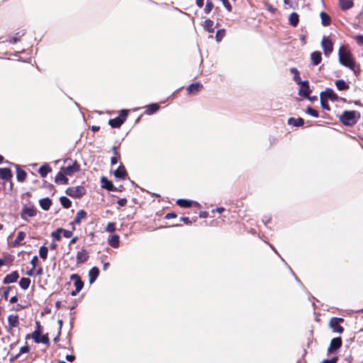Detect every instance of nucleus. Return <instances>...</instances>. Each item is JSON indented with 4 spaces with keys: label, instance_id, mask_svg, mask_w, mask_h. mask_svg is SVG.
Returning <instances> with one entry per match:
<instances>
[{
    "label": "nucleus",
    "instance_id": "obj_2",
    "mask_svg": "<svg viewBox=\"0 0 363 363\" xmlns=\"http://www.w3.org/2000/svg\"><path fill=\"white\" fill-rule=\"evenodd\" d=\"M340 122L345 126H354L360 118V113L352 111H344L338 117Z\"/></svg>",
    "mask_w": 363,
    "mask_h": 363
},
{
    "label": "nucleus",
    "instance_id": "obj_55",
    "mask_svg": "<svg viewBox=\"0 0 363 363\" xmlns=\"http://www.w3.org/2000/svg\"><path fill=\"white\" fill-rule=\"evenodd\" d=\"M177 217V213L172 212V213H167L164 216V218L168 220V219H171V218H176Z\"/></svg>",
    "mask_w": 363,
    "mask_h": 363
},
{
    "label": "nucleus",
    "instance_id": "obj_30",
    "mask_svg": "<svg viewBox=\"0 0 363 363\" xmlns=\"http://www.w3.org/2000/svg\"><path fill=\"white\" fill-rule=\"evenodd\" d=\"M202 87L203 86L200 83H193L188 86L186 90L189 94H194L199 91Z\"/></svg>",
    "mask_w": 363,
    "mask_h": 363
},
{
    "label": "nucleus",
    "instance_id": "obj_10",
    "mask_svg": "<svg viewBox=\"0 0 363 363\" xmlns=\"http://www.w3.org/2000/svg\"><path fill=\"white\" fill-rule=\"evenodd\" d=\"M31 337L35 343H43L48 346L50 345V339L48 333L39 335L38 332H33Z\"/></svg>",
    "mask_w": 363,
    "mask_h": 363
},
{
    "label": "nucleus",
    "instance_id": "obj_14",
    "mask_svg": "<svg viewBox=\"0 0 363 363\" xmlns=\"http://www.w3.org/2000/svg\"><path fill=\"white\" fill-rule=\"evenodd\" d=\"M13 177V174L11 170L9 168H0V177L5 181L10 182L11 189L13 187V183L11 182V178Z\"/></svg>",
    "mask_w": 363,
    "mask_h": 363
},
{
    "label": "nucleus",
    "instance_id": "obj_25",
    "mask_svg": "<svg viewBox=\"0 0 363 363\" xmlns=\"http://www.w3.org/2000/svg\"><path fill=\"white\" fill-rule=\"evenodd\" d=\"M99 268L96 267H92L89 271V283L90 284L94 283L96 281V279H97V277H99Z\"/></svg>",
    "mask_w": 363,
    "mask_h": 363
},
{
    "label": "nucleus",
    "instance_id": "obj_21",
    "mask_svg": "<svg viewBox=\"0 0 363 363\" xmlns=\"http://www.w3.org/2000/svg\"><path fill=\"white\" fill-rule=\"evenodd\" d=\"M114 176L116 178L125 179L128 177V172L125 167L123 164H121L114 172Z\"/></svg>",
    "mask_w": 363,
    "mask_h": 363
},
{
    "label": "nucleus",
    "instance_id": "obj_27",
    "mask_svg": "<svg viewBox=\"0 0 363 363\" xmlns=\"http://www.w3.org/2000/svg\"><path fill=\"white\" fill-rule=\"evenodd\" d=\"M52 200L48 197L42 199L39 201V204L44 211H48L52 206Z\"/></svg>",
    "mask_w": 363,
    "mask_h": 363
},
{
    "label": "nucleus",
    "instance_id": "obj_50",
    "mask_svg": "<svg viewBox=\"0 0 363 363\" xmlns=\"http://www.w3.org/2000/svg\"><path fill=\"white\" fill-rule=\"evenodd\" d=\"M265 9L272 13H274L277 11V9L274 8L272 4L268 2H264Z\"/></svg>",
    "mask_w": 363,
    "mask_h": 363
},
{
    "label": "nucleus",
    "instance_id": "obj_51",
    "mask_svg": "<svg viewBox=\"0 0 363 363\" xmlns=\"http://www.w3.org/2000/svg\"><path fill=\"white\" fill-rule=\"evenodd\" d=\"M72 231L73 230H68L62 228L61 233H62L63 237H65L66 238H69L72 236V234H73Z\"/></svg>",
    "mask_w": 363,
    "mask_h": 363
},
{
    "label": "nucleus",
    "instance_id": "obj_45",
    "mask_svg": "<svg viewBox=\"0 0 363 363\" xmlns=\"http://www.w3.org/2000/svg\"><path fill=\"white\" fill-rule=\"evenodd\" d=\"M213 8V4L211 1V0H207L204 10H203L204 13H207V14L209 13L212 11Z\"/></svg>",
    "mask_w": 363,
    "mask_h": 363
},
{
    "label": "nucleus",
    "instance_id": "obj_48",
    "mask_svg": "<svg viewBox=\"0 0 363 363\" xmlns=\"http://www.w3.org/2000/svg\"><path fill=\"white\" fill-rule=\"evenodd\" d=\"M13 288V286H6V287H2L0 290L3 291V296L4 298L7 300L9 296V293L10 291Z\"/></svg>",
    "mask_w": 363,
    "mask_h": 363
},
{
    "label": "nucleus",
    "instance_id": "obj_11",
    "mask_svg": "<svg viewBox=\"0 0 363 363\" xmlns=\"http://www.w3.org/2000/svg\"><path fill=\"white\" fill-rule=\"evenodd\" d=\"M89 258V252L82 248L80 251H78L76 255V263L77 265L85 263Z\"/></svg>",
    "mask_w": 363,
    "mask_h": 363
},
{
    "label": "nucleus",
    "instance_id": "obj_3",
    "mask_svg": "<svg viewBox=\"0 0 363 363\" xmlns=\"http://www.w3.org/2000/svg\"><path fill=\"white\" fill-rule=\"evenodd\" d=\"M128 113L129 111L128 110H121L118 117L110 119L108 121V125L113 128H120L122 125V124L126 121L127 117L128 116Z\"/></svg>",
    "mask_w": 363,
    "mask_h": 363
},
{
    "label": "nucleus",
    "instance_id": "obj_54",
    "mask_svg": "<svg viewBox=\"0 0 363 363\" xmlns=\"http://www.w3.org/2000/svg\"><path fill=\"white\" fill-rule=\"evenodd\" d=\"M117 203L120 206H125L128 203V200L125 198L120 199Z\"/></svg>",
    "mask_w": 363,
    "mask_h": 363
},
{
    "label": "nucleus",
    "instance_id": "obj_42",
    "mask_svg": "<svg viewBox=\"0 0 363 363\" xmlns=\"http://www.w3.org/2000/svg\"><path fill=\"white\" fill-rule=\"evenodd\" d=\"M48 249L46 246H41L39 249V255L43 259H45L48 257Z\"/></svg>",
    "mask_w": 363,
    "mask_h": 363
},
{
    "label": "nucleus",
    "instance_id": "obj_19",
    "mask_svg": "<svg viewBox=\"0 0 363 363\" xmlns=\"http://www.w3.org/2000/svg\"><path fill=\"white\" fill-rule=\"evenodd\" d=\"M8 325L10 330L17 328L19 325V318L18 315H9L8 316Z\"/></svg>",
    "mask_w": 363,
    "mask_h": 363
},
{
    "label": "nucleus",
    "instance_id": "obj_22",
    "mask_svg": "<svg viewBox=\"0 0 363 363\" xmlns=\"http://www.w3.org/2000/svg\"><path fill=\"white\" fill-rule=\"evenodd\" d=\"M311 60L312 65L316 66L319 65L322 60V55L320 51H314L311 54Z\"/></svg>",
    "mask_w": 363,
    "mask_h": 363
},
{
    "label": "nucleus",
    "instance_id": "obj_59",
    "mask_svg": "<svg viewBox=\"0 0 363 363\" xmlns=\"http://www.w3.org/2000/svg\"><path fill=\"white\" fill-rule=\"evenodd\" d=\"M26 306H23L21 304H17L14 308H13V310H15L16 311H21L24 308H26Z\"/></svg>",
    "mask_w": 363,
    "mask_h": 363
},
{
    "label": "nucleus",
    "instance_id": "obj_20",
    "mask_svg": "<svg viewBox=\"0 0 363 363\" xmlns=\"http://www.w3.org/2000/svg\"><path fill=\"white\" fill-rule=\"evenodd\" d=\"M320 96H323L326 100L330 99L333 101L338 99L337 95L331 89H326L325 91L321 92Z\"/></svg>",
    "mask_w": 363,
    "mask_h": 363
},
{
    "label": "nucleus",
    "instance_id": "obj_52",
    "mask_svg": "<svg viewBox=\"0 0 363 363\" xmlns=\"http://www.w3.org/2000/svg\"><path fill=\"white\" fill-rule=\"evenodd\" d=\"M29 351H30V347L28 345H26L20 348V350L18 354H19V357H20L22 354L28 353V352H29Z\"/></svg>",
    "mask_w": 363,
    "mask_h": 363
},
{
    "label": "nucleus",
    "instance_id": "obj_39",
    "mask_svg": "<svg viewBox=\"0 0 363 363\" xmlns=\"http://www.w3.org/2000/svg\"><path fill=\"white\" fill-rule=\"evenodd\" d=\"M30 284V279L29 278L23 277L19 281V285L21 288L23 290H26L28 289Z\"/></svg>",
    "mask_w": 363,
    "mask_h": 363
},
{
    "label": "nucleus",
    "instance_id": "obj_38",
    "mask_svg": "<svg viewBox=\"0 0 363 363\" xmlns=\"http://www.w3.org/2000/svg\"><path fill=\"white\" fill-rule=\"evenodd\" d=\"M335 85L340 91L347 90L350 88L349 85L343 79L336 80Z\"/></svg>",
    "mask_w": 363,
    "mask_h": 363
},
{
    "label": "nucleus",
    "instance_id": "obj_44",
    "mask_svg": "<svg viewBox=\"0 0 363 363\" xmlns=\"http://www.w3.org/2000/svg\"><path fill=\"white\" fill-rule=\"evenodd\" d=\"M225 35V29H220L217 30L216 34V39L218 42H220L222 40V39L224 38Z\"/></svg>",
    "mask_w": 363,
    "mask_h": 363
},
{
    "label": "nucleus",
    "instance_id": "obj_5",
    "mask_svg": "<svg viewBox=\"0 0 363 363\" xmlns=\"http://www.w3.org/2000/svg\"><path fill=\"white\" fill-rule=\"evenodd\" d=\"M38 210L34 206H28L27 205H24L21 212V218L28 221V218L36 216Z\"/></svg>",
    "mask_w": 363,
    "mask_h": 363
},
{
    "label": "nucleus",
    "instance_id": "obj_33",
    "mask_svg": "<svg viewBox=\"0 0 363 363\" xmlns=\"http://www.w3.org/2000/svg\"><path fill=\"white\" fill-rule=\"evenodd\" d=\"M160 108V106L157 104H151L145 106V113L148 115H152L157 112Z\"/></svg>",
    "mask_w": 363,
    "mask_h": 363
},
{
    "label": "nucleus",
    "instance_id": "obj_37",
    "mask_svg": "<svg viewBox=\"0 0 363 363\" xmlns=\"http://www.w3.org/2000/svg\"><path fill=\"white\" fill-rule=\"evenodd\" d=\"M25 238H26V233L22 232V231L18 232V235L13 242V246L18 247V246L22 245L21 241L23 240Z\"/></svg>",
    "mask_w": 363,
    "mask_h": 363
},
{
    "label": "nucleus",
    "instance_id": "obj_32",
    "mask_svg": "<svg viewBox=\"0 0 363 363\" xmlns=\"http://www.w3.org/2000/svg\"><path fill=\"white\" fill-rule=\"evenodd\" d=\"M66 174H65L64 172H58L56 176H55V182L56 183H62L64 184H68V179L67 178V177L65 176Z\"/></svg>",
    "mask_w": 363,
    "mask_h": 363
},
{
    "label": "nucleus",
    "instance_id": "obj_12",
    "mask_svg": "<svg viewBox=\"0 0 363 363\" xmlns=\"http://www.w3.org/2000/svg\"><path fill=\"white\" fill-rule=\"evenodd\" d=\"M301 84V89H299L298 94L305 98H309V95L311 90L309 86V82L306 81H302Z\"/></svg>",
    "mask_w": 363,
    "mask_h": 363
},
{
    "label": "nucleus",
    "instance_id": "obj_15",
    "mask_svg": "<svg viewBox=\"0 0 363 363\" xmlns=\"http://www.w3.org/2000/svg\"><path fill=\"white\" fill-rule=\"evenodd\" d=\"M19 278V274L18 271H13L11 273L5 276L3 279L4 284H9L12 283H15Z\"/></svg>",
    "mask_w": 363,
    "mask_h": 363
},
{
    "label": "nucleus",
    "instance_id": "obj_18",
    "mask_svg": "<svg viewBox=\"0 0 363 363\" xmlns=\"http://www.w3.org/2000/svg\"><path fill=\"white\" fill-rule=\"evenodd\" d=\"M101 187L107 189L108 191H117V188L114 186L112 182L108 180L106 177L101 178Z\"/></svg>",
    "mask_w": 363,
    "mask_h": 363
},
{
    "label": "nucleus",
    "instance_id": "obj_17",
    "mask_svg": "<svg viewBox=\"0 0 363 363\" xmlns=\"http://www.w3.org/2000/svg\"><path fill=\"white\" fill-rule=\"evenodd\" d=\"M342 345V340L340 337H334L331 340L330 346L328 347V352H332L341 347Z\"/></svg>",
    "mask_w": 363,
    "mask_h": 363
},
{
    "label": "nucleus",
    "instance_id": "obj_63",
    "mask_svg": "<svg viewBox=\"0 0 363 363\" xmlns=\"http://www.w3.org/2000/svg\"><path fill=\"white\" fill-rule=\"evenodd\" d=\"M356 39L359 44L363 45V35H357Z\"/></svg>",
    "mask_w": 363,
    "mask_h": 363
},
{
    "label": "nucleus",
    "instance_id": "obj_64",
    "mask_svg": "<svg viewBox=\"0 0 363 363\" xmlns=\"http://www.w3.org/2000/svg\"><path fill=\"white\" fill-rule=\"evenodd\" d=\"M18 297L16 296H13L10 298L9 302L11 303H15L18 301Z\"/></svg>",
    "mask_w": 363,
    "mask_h": 363
},
{
    "label": "nucleus",
    "instance_id": "obj_61",
    "mask_svg": "<svg viewBox=\"0 0 363 363\" xmlns=\"http://www.w3.org/2000/svg\"><path fill=\"white\" fill-rule=\"evenodd\" d=\"M66 359L69 362H73L75 359V356L72 354L66 355Z\"/></svg>",
    "mask_w": 363,
    "mask_h": 363
},
{
    "label": "nucleus",
    "instance_id": "obj_23",
    "mask_svg": "<svg viewBox=\"0 0 363 363\" xmlns=\"http://www.w3.org/2000/svg\"><path fill=\"white\" fill-rule=\"evenodd\" d=\"M339 6L342 11L348 10L354 6L352 0H338Z\"/></svg>",
    "mask_w": 363,
    "mask_h": 363
},
{
    "label": "nucleus",
    "instance_id": "obj_36",
    "mask_svg": "<svg viewBox=\"0 0 363 363\" xmlns=\"http://www.w3.org/2000/svg\"><path fill=\"white\" fill-rule=\"evenodd\" d=\"M213 25H214V23L212 20L211 19H206L203 23V28L208 31V33H213L214 31V27H213Z\"/></svg>",
    "mask_w": 363,
    "mask_h": 363
},
{
    "label": "nucleus",
    "instance_id": "obj_9",
    "mask_svg": "<svg viewBox=\"0 0 363 363\" xmlns=\"http://www.w3.org/2000/svg\"><path fill=\"white\" fill-rule=\"evenodd\" d=\"M80 169V164L76 160L72 162V164H69L67 167L62 168V172L67 176H72L75 172H79Z\"/></svg>",
    "mask_w": 363,
    "mask_h": 363
},
{
    "label": "nucleus",
    "instance_id": "obj_24",
    "mask_svg": "<svg viewBox=\"0 0 363 363\" xmlns=\"http://www.w3.org/2000/svg\"><path fill=\"white\" fill-rule=\"evenodd\" d=\"M120 237L118 235H111L108 239V245L114 248H117L119 247L120 241H119Z\"/></svg>",
    "mask_w": 363,
    "mask_h": 363
},
{
    "label": "nucleus",
    "instance_id": "obj_53",
    "mask_svg": "<svg viewBox=\"0 0 363 363\" xmlns=\"http://www.w3.org/2000/svg\"><path fill=\"white\" fill-rule=\"evenodd\" d=\"M21 40L20 37L15 36V37H10L6 41L9 42L10 43H16Z\"/></svg>",
    "mask_w": 363,
    "mask_h": 363
},
{
    "label": "nucleus",
    "instance_id": "obj_49",
    "mask_svg": "<svg viewBox=\"0 0 363 363\" xmlns=\"http://www.w3.org/2000/svg\"><path fill=\"white\" fill-rule=\"evenodd\" d=\"M306 112L308 114H309L313 117H315V118L318 117V116H319L318 111L310 106L307 108Z\"/></svg>",
    "mask_w": 363,
    "mask_h": 363
},
{
    "label": "nucleus",
    "instance_id": "obj_31",
    "mask_svg": "<svg viewBox=\"0 0 363 363\" xmlns=\"http://www.w3.org/2000/svg\"><path fill=\"white\" fill-rule=\"evenodd\" d=\"M112 151L113 153V156L111 158V164L112 165L116 164L118 161L121 160V155L118 152V148L116 146L112 147Z\"/></svg>",
    "mask_w": 363,
    "mask_h": 363
},
{
    "label": "nucleus",
    "instance_id": "obj_16",
    "mask_svg": "<svg viewBox=\"0 0 363 363\" xmlns=\"http://www.w3.org/2000/svg\"><path fill=\"white\" fill-rule=\"evenodd\" d=\"M176 203H177V205H178L179 206H180L182 208H189L192 206H196L198 208L201 207V205L196 201H192L190 200L182 199H178L176 201Z\"/></svg>",
    "mask_w": 363,
    "mask_h": 363
},
{
    "label": "nucleus",
    "instance_id": "obj_60",
    "mask_svg": "<svg viewBox=\"0 0 363 363\" xmlns=\"http://www.w3.org/2000/svg\"><path fill=\"white\" fill-rule=\"evenodd\" d=\"M337 358L333 357L330 359H325L323 363H337Z\"/></svg>",
    "mask_w": 363,
    "mask_h": 363
},
{
    "label": "nucleus",
    "instance_id": "obj_47",
    "mask_svg": "<svg viewBox=\"0 0 363 363\" xmlns=\"http://www.w3.org/2000/svg\"><path fill=\"white\" fill-rule=\"evenodd\" d=\"M61 231H62V228H60L57 229V230L52 232V237L53 238V239H55L57 241L60 240L61 233H62Z\"/></svg>",
    "mask_w": 363,
    "mask_h": 363
},
{
    "label": "nucleus",
    "instance_id": "obj_8",
    "mask_svg": "<svg viewBox=\"0 0 363 363\" xmlns=\"http://www.w3.org/2000/svg\"><path fill=\"white\" fill-rule=\"evenodd\" d=\"M321 46L323 48L324 54L326 56H328L333 51V43L328 37L324 36L323 38L321 41Z\"/></svg>",
    "mask_w": 363,
    "mask_h": 363
},
{
    "label": "nucleus",
    "instance_id": "obj_35",
    "mask_svg": "<svg viewBox=\"0 0 363 363\" xmlns=\"http://www.w3.org/2000/svg\"><path fill=\"white\" fill-rule=\"evenodd\" d=\"M320 18H321V23L323 24V26H328L330 25L331 23V18L330 17V16L324 12V11H322L320 14Z\"/></svg>",
    "mask_w": 363,
    "mask_h": 363
},
{
    "label": "nucleus",
    "instance_id": "obj_7",
    "mask_svg": "<svg viewBox=\"0 0 363 363\" xmlns=\"http://www.w3.org/2000/svg\"><path fill=\"white\" fill-rule=\"evenodd\" d=\"M70 280L74 281L75 290L71 292V295L76 296L84 287V281L82 280L79 275L77 274H73L70 276Z\"/></svg>",
    "mask_w": 363,
    "mask_h": 363
},
{
    "label": "nucleus",
    "instance_id": "obj_41",
    "mask_svg": "<svg viewBox=\"0 0 363 363\" xmlns=\"http://www.w3.org/2000/svg\"><path fill=\"white\" fill-rule=\"evenodd\" d=\"M290 72L294 74V80L298 84L301 83L299 72L296 67H291Z\"/></svg>",
    "mask_w": 363,
    "mask_h": 363
},
{
    "label": "nucleus",
    "instance_id": "obj_28",
    "mask_svg": "<svg viewBox=\"0 0 363 363\" xmlns=\"http://www.w3.org/2000/svg\"><path fill=\"white\" fill-rule=\"evenodd\" d=\"M51 172L52 168L47 163L43 164L38 169V173L43 178H45Z\"/></svg>",
    "mask_w": 363,
    "mask_h": 363
},
{
    "label": "nucleus",
    "instance_id": "obj_43",
    "mask_svg": "<svg viewBox=\"0 0 363 363\" xmlns=\"http://www.w3.org/2000/svg\"><path fill=\"white\" fill-rule=\"evenodd\" d=\"M320 106H321L322 108L324 110H326V111L330 110V107L329 106L328 100H326V99H324V97H323V96H320Z\"/></svg>",
    "mask_w": 363,
    "mask_h": 363
},
{
    "label": "nucleus",
    "instance_id": "obj_56",
    "mask_svg": "<svg viewBox=\"0 0 363 363\" xmlns=\"http://www.w3.org/2000/svg\"><path fill=\"white\" fill-rule=\"evenodd\" d=\"M36 328L33 332H38L39 335L42 334V326L39 321H36Z\"/></svg>",
    "mask_w": 363,
    "mask_h": 363
},
{
    "label": "nucleus",
    "instance_id": "obj_40",
    "mask_svg": "<svg viewBox=\"0 0 363 363\" xmlns=\"http://www.w3.org/2000/svg\"><path fill=\"white\" fill-rule=\"evenodd\" d=\"M60 203L61 205L65 208H69L71 207L72 206V201H70L69 199H68L67 197L66 196H61L60 198Z\"/></svg>",
    "mask_w": 363,
    "mask_h": 363
},
{
    "label": "nucleus",
    "instance_id": "obj_46",
    "mask_svg": "<svg viewBox=\"0 0 363 363\" xmlns=\"http://www.w3.org/2000/svg\"><path fill=\"white\" fill-rule=\"evenodd\" d=\"M116 223L113 222H109L106 227V231L108 233H113L116 231Z\"/></svg>",
    "mask_w": 363,
    "mask_h": 363
},
{
    "label": "nucleus",
    "instance_id": "obj_58",
    "mask_svg": "<svg viewBox=\"0 0 363 363\" xmlns=\"http://www.w3.org/2000/svg\"><path fill=\"white\" fill-rule=\"evenodd\" d=\"M38 262V258L37 256H34L33 257L31 261H30V264H32L33 266V269H35V267H36L37 265V263Z\"/></svg>",
    "mask_w": 363,
    "mask_h": 363
},
{
    "label": "nucleus",
    "instance_id": "obj_26",
    "mask_svg": "<svg viewBox=\"0 0 363 363\" xmlns=\"http://www.w3.org/2000/svg\"><path fill=\"white\" fill-rule=\"evenodd\" d=\"M16 179L20 182H23L27 177V173L23 169H21L19 165L16 164Z\"/></svg>",
    "mask_w": 363,
    "mask_h": 363
},
{
    "label": "nucleus",
    "instance_id": "obj_4",
    "mask_svg": "<svg viewBox=\"0 0 363 363\" xmlns=\"http://www.w3.org/2000/svg\"><path fill=\"white\" fill-rule=\"evenodd\" d=\"M344 321L342 318L333 317L329 321V327L333 333L342 334L344 332V328L340 324Z\"/></svg>",
    "mask_w": 363,
    "mask_h": 363
},
{
    "label": "nucleus",
    "instance_id": "obj_62",
    "mask_svg": "<svg viewBox=\"0 0 363 363\" xmlns=\"http://www.w3.org/2000/svg\"><path fill=\"white\" fill-rule=\"evenodd\" d=\"M204 0H196V4L199 8H201L203 6Z\"/></svg>",
    "mask_w": 363,
    "mask_h": 363
},
{
    "label": "nucleus",
    "instance_id": "obj_1",
    "mask_svg": "<svg viewBox=\"0 0 363 363\" xmlns=\"http://www.w3.org/2000/svg\"><path fill=\"white\" fill-rule=\"evenodd\" d=\"M338 58L339 62L342 65L354 71V67L356 66L355 59L354 58L351 51L347 50L346 47L341 46L339 48Z\"/></svg>",
    "mask_w": 363,
    "mask_h": 363
},
{
    "label": "nucleus",
    "instance_id": "obj_29",
    "mask_svg": "<svg viewBox=\"0 0 363 363\" xmlns=\"http://www.w3.org/2000/svg\"><path fill=\"white\" fill-rule=\"evenodd\" d=\"M287 123L290 125L299 127V126H302L304 124V120L300 117L297 118L291 117L288 119Z\"/></svg>",
    "mask_w": 363,
    "mask_h": 363
},
{
    "label": "nucleus",
    "instance_id": "obj_57",
    "mask_svg": "<svg viewBox=\"0 0 363 363\" xmlns=\"http://www.w3.org/2000/svg\"><path fill=\"white\" fill-rule=\"evenodd\" d=\"M180 220L183 221L186 225H191L192 223V221L189 217H181Z\"/></svg>",
    "mask_w": 363,
    "mask_h": 363
},
{
    "label": "nucleus",
    "instance_id": "obj_13",
    "mask_svg": "<svg viewBox=\"0 0 363 363\" xmlns=\"http://www.w3.org/2000/svg\"><path fill=\"white\" fill-rule=\"evenodd\" d=\"M87 213L84 210H79L77 213L73 221L70 223L72 225V230H75L74 225H80L82 220L85 219Z\"/></svg>",
    "mask_w": 363,
    "mask_h": 363
},
{
    "label": "nucleus",
    "instance_id": "obj_6",
    "mask_svg": "<svg viewBox=\"0 0 363 363\" xmlns=\"http://www.w3.org/2000/svg\"><path fill=\"white\" fill-rule=\"evenodd\" d=\"M65 193L73 198H81L86 194V189L82 186H72L67 188Z\"/></svg>",
    "mask_w": 363,
    "mask_h": 363
},
{
    "label": "nucleus",
    "instance_id": "obj_34",
    "mask_svg": "<svg viewBox=\"0 0 363 363\" xmlns=\"http://www.w3.org/2000/svg\"><path fill=\"white\" fill-rule=\"evenodd\" d=\"M289 21L291 26L296 27L299 22V16L297 13L293 12L290 14Z\"/></svg>",
    "mask_w": 363,
    "mask_h": 363
}]
</instances>
